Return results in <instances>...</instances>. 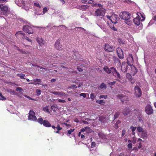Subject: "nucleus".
Here are the masks:
<instances>
[{
  "instance_id": "f257e3e1",
  "label": "nucleus",
  "mask_w": 156,
  "mask_h": 156,
  "mask_svg": "<svg viewBox=\"0 0 156 156\" xmlns=\"http://www.w3.org/2000/svg\"><path fill=\"white\" fill-rule=\"evenodd\" d=\"M104 70L108 74H112L115 77L120 79L121 76L120 74L117 72L115 68L113 67H111L109 69L107 66L104 67L103 68Z\"/></svg>"
},
{
  "instance_id": "f03ea898",
  "label": "nucleus",
  "mask_w": 156,
  "mask_h": 156,
  "mask_svg": "<svg viewBox=\"0 0 156 156\" xmlns=\"http://www.w3.org/2000/svg\"><path fill=\"white\" fill-rule=\"evenodd\" d=\"M0 9L1 13L4 15H6L9 11V8L8 6L2 3L0 4Z\"/></svg>"
},
{
  "instance_id": "7ed1b4c3",
  "label": "nucleus",
  "mask_w": 156,
  "mask_h": 156,
  "mask_svg": "<svg viewBox=\"0 0 156 156\" xmlns=\"http://www.w3.org/2000/svg\"><path fill=\"white\" fill-rule=\"evenodd\" d=\"M119 17L123 20H129L131 17V14L127 12H122L120 13Z\"/></svg>"
},
{
  "instance_id": "20e7f679",
  "label": "nucleus",
  "mask_w": 156,
  "mask_h": 156,
  "mask_svg": "<svg viewBox=\"0 0 156 156\" xmlns=\"http://www.w3.org/2000/svg\"><path fill=\"white\" fill-rule=\"evenodd\" d=\"M37 122L41 125H43L46 127H50L51 126V124L47 120H43L41 118H39L37 119Z\"/></svg>"
},
{
  "instance_id": "39448f33",
  "label": "nucleus",
  "mask_w": 156,
  "mask_h": 156,
  "mask_svg": "<svg viewBox=\"0 0 156 156\" xmlns=\"http://www.w3.org/2000/svg\"><path fill=\"white\" fill-rule=\"evenodd\" d=\"M82 2L83 3L87 4H92V6H97L100 8H101L103 5L99 4H94V2L93 0H82Z\"/></svg>"
},
{
  "instance_id": "423d86ee",
  "label": "nucleus",
  "mask_w": 156,
  "mask_h": 156,
  "mask_svg": "<svg viewBox=\"0 0 156 156\" xmlns=\"http://www.w3.org/2000/svg\"><path fill=\"white\" fill-rule=\"evenodd\" d=\"M105 12V11L104 8L97 9L95 12V16H104Z\"/></svg>"
},
{
  "instance_id": "0eeeda50",
  "label": "nucleus",
  "mask_w": 156,
  "mask_h": 156,
  "mask_svg": "<svg viewBox=\"0 0 156 156\" xmlns=\"http://www.w3.org/2000/svg\"><path fill=\"white\" fill-rule=\"evenodd\" d=\"M23 30L29 34H33L34 33L32 27L28 25H25L23 27Z\"/></svg>"
},
{
  "instance_id": "6e6552de",
  "label": "nucleus",
  "mask_w": 156,
  "mask_h": 156,
  "mask_svg": "<svg viewBox=\"0 0 156 156\" xmlns=\"http://www.w3.org/2000/svg\"><path fill=\"white\" fill-rule=\"evenodd\" d=\"M134 94L136 97H140L142 94L141 90L138 86H136L134 89Z\"/></svg>"
},
{
  "instance_id": "1a4fd4ad",
  "label": "nucleus",
  "mask_w": 156,
  "mask_h": 156,
  "mask_svg": "<svg viewBox=\"0 0 156 156\" xmlns=\"http://www.w3.org/2000/svg\"><path fill=\"white\" fill-rule=\"evenodd\" d=\"M104 49L105 51L108 52H112L114 51L115 47L110 45L108 43H106L104 46Z\"/></svg>"
},
{
  "instance_id": "9d476101",
  "label": "nucleus",
  "mask_w": 156,
  "mask_h": 156,
  "mask_svg": "<svg viewBox=\"0 0 156 156\" xmlns=\"http://www.w3.org/2000/svg\"><path fill=\"white\" fill-rule=\"evenodd\" d=\"M35 113L34 111L30 110L29 113L28 119L29 120L36 121L37 120L36 117L35 116Z\"/></svg>"
},
{
  "instance_id": "9b49d317",
  "label": "nucleus",
  "mask_w": 156,
  "mask_h": 156,
  "mask_svg": "<svg viewBox=\"0 0 156 156\" xmlns=\"http://www.w3.org/2000/svg\"><path fill=\"white\" fill-rule=\"evenodd\" d=\"M145 112L147 114L150 115L153 113V110L149 104H147L145 107Z\"/></svg>"
},
{
  "instance_id": "f8f14e48",
  "label": "nucleus",
  "mask_w": 156,
  "mask_h": 156,
  "mask_svg": "<svg viewBox=\"0 0 156 156\" xmlns=\"http://www.w3.org/2000/svg\"><path fill=\"white\" fill-rule=\"evenodd\" d=\"M61 40L60 39H58L55 42V47L56 49L59 50H62V45L60 43Z\"/></svg>"
},
{
  "instance_id": "ddd939ff",
  "label": "nucleus",
  "mask_w": 156,
  "mask_h": 156,
  "mask_svg": "<svg viewBox=\"0 0 156 156\" xmlns=\"http://www.w3.org/2000/svg\"><path fill=\"white\" fill-rule=\"evenodd\" d=\"M137 17L134 19L133 22L136 25L141 26L142 25V23H140V21H141V18L139 16V15L137 14Z\"/></svg>"
},
{
  "instance_id": "4468645a",
  "label": "nucleus",
  "mask_w": 156,
  "mask_h": 156,
  "mask_svg": "<svg viewBox=\"0 0 156 156\" xmlns=\"http://www.w3.org/2000/svg\"><path fill=\"white\" fill-rule=\"evenodd\" d=\"M134 62L133 56L132 54H129L127 58V62L128 65L130 66L133 65Z\"/></svg>"
},
{
  "instance_id": "2eb2a0df",
  "label": "nucleus",
  "mask_w": 156,
  "mask_h": 156,
  "mask_svg": "<svg viewBox=\"0 0 156 156\" xmlns=\"http://www.w3.org/2000/svg\"><path fill=\"white\" fill-rule=\"evenodd\" d=\"M118 18L117 15H112L110 17V20L112 22L115 24L117 23Z\"/></svg>"
},
{
  "instance_id": "dca6fc26",
  "label": "nucleus",
  "mask_w": 156,
  "mask_h": 156,
  "mask_svg": "<svg viewBox=\"0 0 156 156\" xmlns=\"http://www.w3.org/2000/svg\"><path fill=\"white\" fill-rule=\"evenodd\" d=\"M128 64L126 62H124L122 64L121 68L122 71L123 72H126L128 69Z\"/></svg>"
},
{
  "instance_id": "f3484780",
  "label": "nucleus",
  "mask_w": 156,
  "mask_h": 156,
  "mask_svg": "<svg viewBox=\"0 0 156 156\" xmlns=\"http://www.w3.org/2000/svg\"><path fill=\"white\" fill-rule=\"evenodd\" d=\"M117 97L121 99V101L122 102H124L123 100H128V98L127 97L124 96L122 94H119L117 95Z\"/></svg>"
},
{
  "instance_id": "a211bd4d",
  "label": "nucleus",
  "mask_w": 156,
  "mask_h": 156,
  "mask_svg": "<svg viewBox=\"0 0 156 156\" xmlns=\"http://www.w3.org/2000/svg\"><path fill=\"white\" fill-rule=\"evenodd\" d=\"M147 137V131L145 129L142 132L141 137L142 138L146 140Z\"/></svg>"
},
{
  "instance_id": "6ab92c4d",
  "label": "nucleus",
  "mask_w": 156,
  "mask_h": 156,
  "mask_svg": "<svg viewBox=\"0 0 156 156\" xmlns=\"http://www.w3.org/2000/svg\"><path fill=\"white\" fill-rule=\"evenodd\" d=\"M130 112V110L129 109V108L127 107H126L122 112V114L125 115H126L128 114H129Z\"/></svg>"
},
{
  "instance_id": "aec40b11",
  "label": "nucleus",
  "mask_w": 156,
  "mask_h": 156,
  "mask_svg": "<svg viewBox=\"0 0 156 156\" xmlns=\"http://www.w3.org/2000/svg\"><path fill=\"white\" fill-rule=\"evenodd\" d=\"M37 40L40 45H43L44 44V41L41 38L37 37Z\"/></svg>"
},
{
  "instance_id": "412c9836",
  "label": "nucleus",
  "mask_w": 156,
  "mask_h": 156,
  "mask_svg": "<svg viewBox=\"0 0 156 156\" xmlns=\"http://www.w3.org/2000/svg\"><path fill=\"white\" fill-rule=\"evenodd\" d=\"M105 120V118L102 116H100L98 120L101 122L104 123Z\"/></svg>"
},
{
  "instance_id": "4be33fe9",
  "label": "nucleus",
  "mask_w": 156,
  "mask_h": 156,
  "mask_svg": "<svg viewBox=\"0 0 156 156\" xmlns=\"http://www.w3.org/2000/svg\"><path fill=\"white\" fill-rule=\"evenodd\" d=\"M20 35H22L23 36L25 35V34L23 33L22 31H18V32H16L15 34L16 36L17 37H19V36Z\"/></svg>"
},
{
  "instance_id": "5701e85b",
  "label": "nucleus",
  "mask_w": 156,
  "mask_h": 156,
  "mask_svg": "<svg viewBox=\"0 0 156 156\" xmlns=\"http://www.w3.org/2000/svg\"><path fill=\"white\" fill-rule=\"evenodd\" d=\"M88 7L89 6L87 5H83L80 6L81 9L82 10H85L88 9Z\"/></svg>"
},
{
  "instance_id": "b1692460",
  "label": "nucleus",
  "mask_w": 156,
  "mask_h": 156,
  "mask_svg": "<svg viewBox=\"0 0 156 156\" xmlns=\"http://www.w3.org/2000/svg\"><path fill=\"white\" fill-rule=\"evenodd\" d=\"M132 70L134 72L133 75H134L137 73V69H136V67L134 66H133V67H132Z\"/></svg>"
},
{
  "instance_id": "393cba45",
  "label": "nucleus",
  "mask_w": 156,
  "mask_h": 156,
  "mask_svg": "<svg viewBox=\"0 0 156 156\" xmlns=\"http://www.w3.org/2000/svg\"><path fill=\"white\" fill-rule=\"evenodd\" d=\"M139 15V16H140L142 18V19L141 20V21H144L145 19V18L144 16V15L143 13H141L140 12H138L137 14Z\"/></svg>"
},
{
  "instance_id": "a878e982",
  "label": "nucleus",
  "mask_w": 156,
  "mask_h": 156,
  "mask_svg": "<svg viewBox=\"0 0 156 156\" xmlns=\"http://www.w3.org/2000/svg\"><path fill=\"white\" fill-rule=\"evenodd\" d=\"M96 102L97 103L101 105H104L105 104V101L103 100H97Z\"/></svg>"
},
{
  "instance_id": "bb28decb",
  "label": "nucleus",
  "mask_w": 156,
  "mask_h": 156,
  "mask_svg": "<svg viewBox=\"0 0 156 156\" xmlns=\"http://www.w3.org/2000/svg\"><path fill=\"white\" fill-rule=\"evenodd\" d=\"M17 76L19 77L21 79H25L24 77L25 76V75L21 73L20 74H17Z\"/></svg>"
},
{
  "instance_id": "cd10ccee",
  "label": "nucleus",
  "mask_w": 156,
  "mask_h": 156,
  "mask_svg": "<svg viewBox=\"0 0 156 156\" xmlns=\"http://www.w3.org/2000/svg\"><path fill=\"white\" fill-rule=\"evenodd\" d=\"M100 87L101 89H105L107 88L106 85L104 83H102L100 86Z\"/></svg>"
},
{
  "instance_id": "c85d7f7f",
  "label": "nucleus",
  "mask_w": 156,
  "mask_h": 156,
  "mask_svg": "<svg viewBox=\"0 0 156 156\" xmlns=\"http://www.w3.org/2000/svg\"><path fill=\"white\" fill-rule=\"evenodd\" d=\"M68 96V94H66L63 92H61L60 94V96L61 97H64L65 98L66 97Z\"/></svg>"
},
{
  "instance_id": "c756f323",
  "label": "nucleus",
  "mask_w": 156,
  "mask_h": 156,
  "mask_svg": "<svg viewBox=\"0 0 156 156\" xmlns=\"http://www.w3.org/2000/svg\"><path fill=\"white\" fill-rule=\"evenodd\" d=\"M118 55L119 57L121 59H122L123 58L124 56L123 54V53L122 52H121V53H119L118 52Z\"/></svg>"
},
{
  "instance_id": "7c9ffc66",
  "label": "nucleus",
  "mask_w": 156,
  "mask_h": 156,
  "mask_svg": "<svg viewBox=\"0 0 156 156\" xmlns=\"http://www.w3.org/2000/svg\"><path fill=\"white\" fill-rule=\"evenodd\" d=\"M22 38L23 39H25L29 41L30 42L32 41L28 37L26 36L25 35Z\"/></svg>"
},
{
  "instance_id": "2f4dec72",
  "label": "nucleus",
  "mask_w": 156,
  "mask_h": 156,
  "mask_svg": "<svg viewBox=\"0 0 156 156\" xmlns=\"http://www.w3.org/2000/svg\"><path fill=\"white\" fill-rule=\"evenodd\" d=\"M121 123V121H120L118 120L117 121L116 123L115 124V128L116 129H117L119 128L118 125Z\"/></svg>"
},
{
  "instance_id": "473e14b6",
  "label": "nucleus",
  "mask_w": 156,
  "mask_h": 156,
  "mask_svg": "<svg viewBox=\"0 0 156 156\" xmlns=\"http://www.w3.org/2000/svg\"><path fill=\"white\" fill-rule=\"evenodd\" d=\"M137 131L140 133L142 132L143 131V128L141 126H138L137 128Z\"/></svg>"
},
{
  "instance_id": "72a5a7b5",
  "label": "nucleus",
  "mask_w": 156,
  "mask_h": 156,
  "mask_svg": "<svg viewBox=\"0 0 156 156\" xmlns=\"http://www.w3.org/2000/svg\"><path fill=\"white\" fill-rule=\"evenodd\" d=\"M126 21L125 23L128 25L130 26L132 24V21L129 20H126Z\"/></svg>"
},
{
  "instance_id": "f704fd0d",
  "label": "nucleus",
  "mask_w": 156,
  "mask_h": 156,
  "mask_svg": "<svg viewBox=\"0 0 156 156\" xmlns=\"http://www.w3.org/2000/svg\"><path fill=\"white\" fill-rule=\"evenodd\" d=\"M34 6L38 7L40 9L41 8V6L40 5V4L38 2H34Z\"/></svg>"
},
{
  "instance_id": "c9c22d12",
  "label": "nucleus",
  "mask_w": 156,
  "mask_h": 156,
  "mask_svg": "<svg viewBox=\"0 0 156 156\" xmlns=\"http://www.w3.org/2000/svg\"><path fill=\"white\" fill-rule=\"evenodd\" d=\"M119 112H117L115 113V114L114 115V119H117L118 118L119 115Z\"/></svg>"
},
{
  "instance_id": "e433bc0d",
  "label": "nucleus",
  "mask_w": 156,
  "mask_h": 156,
  "mask_svg": "<svg viewBox=\"0 0 156 156\" xmlns=\"http://www.w3.org/2000/svg\"><path fill=\"white\" fill-rule=\"evenodd\" d=\"M43 110L44 111L48 113H50L49 110V109H48V108L47 106H46L43 108Z\"/></svg>"
},
{
  "instance_id": "4c0bfd02",
  "label": "nucleus",
  "mask_w": 156,
  "mask_h": 156,
  "mask_svg": "<svg viewBox=\"0 0 156 156\" xmlns=\"http://www.w3.org/2000/svg\"><path fill=\"white\" fill-rule=\"evenodd\" d=\"M126 76L128 79V80H130L132 78L131 75L129 73H127L126 74Z\"/></svg>"
},
{
  "instance_id": "58836bf2",
  "label": "nucleus",
  "mask_w": 156,
  "mask_h": 156,
  "mask_svg": "<svg viewBox=\"0 0 156 156\" xmlns=\"http://www.w3.org/2000/svg\"><path fill=\"white\" fill-rule=\"evenodd\" d=\"M57 100L58 102L61 103H65L66 102V101L65 100L60 99H57Z\"/></svg>"
},
{
  "instance_id": "ea45409f",
  "label": "nucleus",
  "mask_w": 156,
  "mask_h": 156,
  "mask_svg": "<svg viewBox=\"0 0 156 156\" xmlns=\"http://www.w3.org/2000/svg\"><path fill=\"white\" fill-rule=\"evenodd\" d=\"M98 135L101 138H103L105 136L104 135L101 133H98Z\"/></svg>"
},
{
  "instance_id": "a19ab883",
  "label": "nucleus",
  "mask_w": 156,
  "mask_h": 156,
  "mask_svg": "<svg viewBox=\"0 0 156 156\" xmlns=\"http://www.w3.org/2000/svg\"><path fill=\"white\" fill-rule=\"evenodd\" d=\"M95 98V96H94V94L93 93H91L90 94V98L92 100H94V98Z\"/></svg>"
},
{
  "instance_id": "79ce46f5",
  "label": "nucleus",
  "mask_w": 156,
  "mask_h": 156,
  "mask_svg": "<svg viewBox=\"0 0 156 156\" xmlns=\"http://www.w3.org/2000/svg\"><path fill=\"white\" fill-rule=\"evenodd\" d=\"M110 27L111 29L115 31H116L117 30L116 28L114 27V25H110Z\"/></svg>"
},
{
  "instance_id": "37998d69",
  "label": "nucleus",
  "mask_w": 156,
  "mask_h": 156,
  "mask_svg": "<svg viewBox=\"0 0 156 156\" xmlns=\"http://www.w3.org/2000/svg\"><path fill=\"white\" fill-rule=\"evenodd\" d=\"M74 130H75L74 129H70V130H69L68 131L67 134H71L72 132L74 131Z\"/></svg>"
},
{
  "instance_id": "c03bdc74",
  "label": "nucleus",
  "mask_w": 156,
  "mask_h": 156,
  "mask_svg": "<svg viewBox=\"0 0 156 156\" xmlns=\"http://www.w3.org/2000/svg\"><path fill=\"white\" fill-rule=\"evenodd\" d=\"M136 127H134L132 126H131L130 129H131L132 132H134L136 129Z\"/></svg>"
},
{
  "instance_id": "a18cd8bd",
  "label": "nucleus",
  "mask_w": 156,
  "mask_h": 156,
  "mask_svg": "<svg viewBox=\"0 0 156 156\" xmlns=\"http://www.w3.org/2000/svg\"><path fill=\"white\" fill-rule=\"evenodd\" d=\"M61 92L54 91L52 92V93L55 95H57L60 96Z\"/></svg>"
},
{
  "instance_id": "49530a36",
  "label": "nucleus",
  "mask_w": 156,
  "mask_h": 156,
  "mask_svg": "<svg viewBox=\"0 0 156 156\" xmlns=\"http://www.w3.org/2000/svg\"><path fill=\"white\" fill-rule=\"evenodd\" d=\"M96 143L95 142H92L91 144V148H94L96 146Z\"/></svg>"
},
{
  "instance_id": "de8ad7c7",
  "label": "nucleus",
  "mask_w": 156,
  "mask_h": 156,
  "mask_svg": "<svg viewBox=\"0 0 156 156\" xmlns=\"http://www.w3.org/2000/svg\"><path fill=\"white\" fill-rule=\"evenodd\" d=\"M107 95H101L100 96L99 98L100 99H101L102 98L106 99L107 98Z\"/></svg>"
},
{
  "instance_id": "09e8293b",
  "label": "nucleus",
  "mask_w": 156,
  "mask_h": 156,
  "mask_svg": "<svg viewBox=\"0 0 156 156\" xmlns=\"http://www.w3.org/2000/svg\"><path fill=\"white\" fill-rule=\"evenodd\" d=\"M41 90L39 89H37L36 90L37 95L39 96L41 94Z\"/></svg>"
},
{
  "instance_id": "8fccbe9b",
  "label": "nucleus",
  "mask_w": 156,
  "mask_h": 156,
  "mask_svg": "<svg viewBox=\"0 0 156 156\" xmlns=\"http://www.w3.org/2000/svg\"><path fill=\"white\" fill-rule=\"evenodd\" d=\"M48 11V9L47 7H44L43 9V14H44L46 12Z\"/></svg>"
},
{
  "instance_id": "3c124183",
  "label": "nucleus",
  "mask_w": 156,
  "mask_h": 156,
  "mask_svg": "<svg viewBox=\"0 0 156 156\" xmlns=\"http://www.w3.org/2000/svg\"><path fill=\"white\" fill-rule=\"evenodd\" d=\"M69 88L71 89H74L77 88V86L75 85H72L69 87Z\"/></svg>"
},
{
  "instance_id": "603ef678",
  "label": "nucleus",
  "mask_w": 156,
  "mask_h": 156,
  "mask_svg": "<svg viewBox=\"0 0 156 156\" xmlns=\"http://www.w3.org/2000/svg\"><path fill=\"white\" fill-rule=\"evenodd\" d=\"M33 81L34 83L36 82H41V80L40 79H34L33 80Z\"/></svg>"
},
{
  "instance_id": "864d4df0",
  "label": "nucleus",
  "mask_w": 156,
  "mask_h": 156,
  "mask_svg": "<svg viewBox=\"0 0 156 156\" xmlns=\"http://www.w3.org/2000/svg\"><path fill=\"white\" fill-rule=\"evenodd\" d=\"M16 91H21L23 90V89L20 87H18L16 88Z\"/></svg>"
},
{
  "instance_id": "5fc2aeb1",
  "label": "nucleus",
  "mask_w": 156,
  "mask_h": 156,
  "mask_svg": "<svg viewBox=\"0 0 156 156\" xmlns=\"http://www.w3.org/2000/svg\"><path fill=\"white\" fill-rule=\"evenodd\" d=\"M116 83V82L114 81L109 82L108 83V84L109 85L113 86Z\"/></svg>"
},
{
  "instance_id": "6e6d98bb",
  "label": "nucleus",
  "mask_w": 156,
  "mask_h": 156,
  "mask_svg": "<svg viewBox=\"0 0 156 156\" xmlns=\"http://www.w3.org/2000/svg\"><path fill=\"white\" fill-rule=\"evenodd\" d=\"M56 128L57 129V130H59V131L62 130V128L61 127H60V126L58 124L57 125V126L56 127Z\"/></svg>"
},
{
  "instance_id": "4d7b16f0",
  "label": "nucleus",
  "mask_w": 156,
  "mask_h": 156,
  "mask_svg": "<svg viewBox=\"0 0 156 156\" xmlns=\"http://www.w3.org/2000/svg\"><path fill=\"white\" fill-rule=\"evenodd\" d=\"M129 80L130 81L131 83L132 84H134V83L135 82V80L134 79H133L131 78Z\"/></svg>"
},
{
  "instance_id": "13d9d810",
  "label": "nucleus",
  "mask_w": 156,
  "mask_h": 156,
  "mask_svg": "<svg viewBox=\"0 0 156 156\" xmlns=\"http://www.w3.org/2000/svg\"><path fill=\"white\" fill-rule=\"evenodd\" d=\"M1 97L0 98V100H6V98L5 97L3 96L2 95V96H1Z\"/></svg>"
},
{
  "instance_id": "bf43d9fd",
  "label": "nucleus",
  "mask_w": 156,
  "mask_h": 156,
  "mask_svg": "<svg viewBox=\"0 0 156 156\" xmlns=\"http://www.w3.org/2000/svg\"><path fill=\"white\" fill-rule=\"evenodd\" d=\"M126 131L125 129H123L122 131V136H123L125 134Z\"/></svg>"
},
{
  "instance_id": "052dcab7",
  "label": "nucleus",
  "mask_w": 156,
  "mask_h": 156,
  "mask_svg": "<svg viewBox=\"0 0 156 156\" xmlns=\"http://www.w3.org/2000/svg\"><path fill=\"white\" fill-rule=\"evenodd\" d=\"M80 96H83V98H85L86 96V94H85V93H81L80 94Z\"/></svg>"
},
{
  "instance_id": "680f3d73",
  "label": "nucleus",
  "mask_w": 156,
  "mask_h": 156,
  "mask_svg": "<svg viewBox=\"0 0 156 156\" xmlns=\"http://www.w3.org/2000/svg\"><path fill=\"white\" fill-rule=\"evenodd\" d=\"M128 147L129 148H131L132 147V144L131 143H129L128 145Z\"/></svg>"
},
{
  "instance_id": "e2e57ef3",
  "label": "nucleus",
  "mask_w": 156,
  "mask_h": 156,
  "mask_svg": "<svg viewBox=\"0 0 156 156\" xmlns=\"http://www.w3.org/2000/svg\"><path fill=\"white\" fill-rule=\"evenodd\" d=\"M8 2V0H0V3H3L4 2Z\"/></svg>"
},
{
  "instance_id": "0e129e2a",
  "label": "nucleus",
  "mask_w": 156,
  "mask_h": 156,
  "mask_svg": "<svg viewBox=\"0 0 156 156\" xmlns=\"http://www.w3.org/2000/svg\"><path fill=\"white\" fill-rule=\"evenodd\" d=\"M77 70L80 72L82 71L83 70L80 66H77Z\"/></svg>"
},
{
  "instance_id": "69168bd1",
  "label": "nucleus",
  "mask_w": 156,
  "mask_h": 156,
  "mask_svg": "<svg viewBox=\"0 0 156 156\" xmlns=\"http://www.w3.org/2000/svg\"><path fill=\"white\" fill-rule=\"evenodd\" d=\"M87 129V127H85L84 128L81 129L80 130V131L81 132H84L85 131V130Z\"/></svg>"
},
{
  "instance_id": "338daca9",
  "label": "nucleus",
  "mask_w": 156,
  "mask_h": 156,
  "mask_svg": "<svg viewBox=\"0 0 156 156\" xmlns=\"http://www.w3.org/2000/svg\"><path fill=\"white\" fill-rule=\"evenodd\" d=\"M132 2L130 0H126L125 1V2H126L128 3H131Z\"/></svg>"
},
{
  "instance_id": "774afa93",
  "label": "nucleus",
  "mask_w": 156,
  "mask_h": 156,
  "mask_svg": "<svg viewBox=\"0 0 156 156\" xmlns=\"http://www.w3.org/2000/svg\"><path fill=\"white\" fill-rule=\"evenodd\" d=\"M51 82H54L56 81V79H52L51 80Z\"/></svg>"
}]
</instances>
